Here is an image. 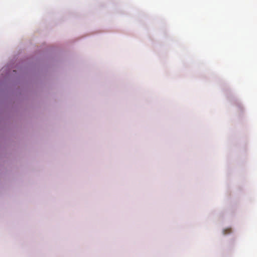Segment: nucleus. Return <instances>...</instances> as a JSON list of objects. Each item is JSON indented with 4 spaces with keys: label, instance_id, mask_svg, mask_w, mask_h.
<instances>
[{
    "label": "nucleus",
    "instance_id": "f257e3e1",
    "mask_svg": "<svg viewBox=\"0 0 257 257\" xmlns=\"http://www.w3.org/2000/svg\"><path fill=\"white\" fill-rule=\"evenodd\" d=\"M231 231V230L230 228H227V229H224L223 230V233L224 234H226L230 233Z\"/></svg>",
    "mask_w": 257,
    "mask_h": 257
}]
</instances>
